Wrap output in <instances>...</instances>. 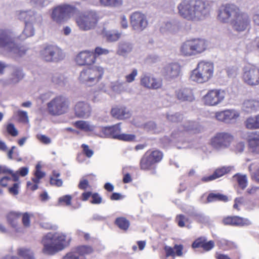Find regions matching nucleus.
Segmentation results:
<instances>
[{
	"label": "nucleus",
	"instance_id": "11",
	"mask_svg": "<svg viewBox=\"0 0 259 259\" xmlns=\"http://www.w3.org/2000/svg\"><path fill=\"white\" fill-rule=\"evenodd\" d=\"M242 79L245 83L251 87L259 84V68L247 65L243 68Z\"/></svg>",
	"mask_w": 259,
	"mask_h": 259
},
{
	"label": "nucleus",
	"instance_id": "28",
	"mask_svg": "<svg viewBox=\"0 0 259 259\" xmlns=\"http://www.w3.org/2000/svg\"><path fill=\"white\" fill-rule=\"evenodd\" d=\"M177 99L181 101L192 102L194 100L192 91L189 88L180 89L176 92Z\"/></svg>",
	"mask_w": 259,
	"mask_h": 259
},
{
	"label": "nucleus",
	"instance_id": "14",
	"mask_svg": "<svg viewBox=\"0 0 259 259\" xmlns=\"http://www.w3.org/2000/svg\"><path fill=\"white\" fill-rule=\"evenodd\" d=\"M250 20L249 16L240 11L235 17L232 19L231 24L233 30L241 32L245 31L249 27Z\"/></svg>",
	"mask_w": 259,
	"mask_h": 259
},
{
	"label": "nucleus",
	"instance_id": "29",
	"mask_svg": "<svg viewBox=\"0 0 259 259\" xmlns=\"http://www.w3.org/2000/svg\"><path fill=\"white\" fill-rule=\"evenodd\" d=\"M242 109L247 112H253L259 110V100L255 99L245 100L242 106Z\"/></svg>",
	"mask_w": 259,
	"mask_h": 259
},
{
	"label": "nucleus",
	"instance_id": "32",
	"mask_svg": "<svg viewBox=\"0 0 259 259\" xmlns=\"http://www.w3.org/2000/svg\"><path fill=\"white\" fill-rule=\"evenodd\" d=\"M245 127L249 130L259 128V114L255 116H250L244 122Z\"/></svg>",
	"mask_w": 259,
	"mask_h": 259
},
{
	"label": "nucleus",
	"instance_id": "3",
	"mask_svg": "<svg viewBox=\"0 0 259 259\" xmlns=\"http://www.w3.org/2000/svg\"><path fill=\"white\" fill-rule=\"evenodd\" d=\"M19 36L10 29H0V47L4 48L11 54L21 57L26 53V49L17 43Z\"/></svg>",
	"mask_w": 259,
	"mask_h": 259
},
{
	"label": "nucleus",
	"instance_id": "15",
	"mask_svg": "<svg viewBox=\"0 0 259 259\" xmlns=\"http://www.w3.org/2000/svg\"><path fill=\"white\" fill-rule=\"evenodd\" d=\"M225 96L226 93L224 90H209L203 97L204 103L208 106H217L224 101Z\"/></svg>",
	"mask_w": 259,
	"mask_h": 259
},
{
	"label": "nucleus",
	"instance_id": "8",
	"mask_svg": "<svg viewBox=\"0 0 259 259\" xmlns=\"http://www.w3.org/2000/svg\"><path fill=\"white\" fill-rule=\"evenodd\" d=\"M77 11L73 6L64 4L55 7L51 14L52 19L57 23H61L68 20Z\"/></svg>",
	"mask_w": 259,
	"mask_h": 259
},
{
	"label": "nucleus",
	"instance_id": "27",
	"mask_svg": "<svg viewBox=\"0 0 259 259\" xmlns=\"http://www.w3.org/2000/svg\"><path fill=\"white\" fill-rule=\"evenodd\" d=\"M111 114L112 117L120 120L130 118L131 115L129 110L124 107L113 108Z\"/></svg>",
	"mask_w": 259,
	"mask_h": 259
},
{
	"label": "nucleus",
	"instance_id": "51",
	"mask_svg": "<svg viewBox=\"0 0 259 259\" xmlns=\"http://www.w3.org/2000/svg\"><path fill=\"white\" fill-rule=\"evenodd\" d=\"M25 37L33 36L34 34V29L33 25L30 23H25V27L23 32Z\"/></svg>",
	"mask_w": 259,
	"mask_h": 259
},
{
	"label": "nucleus",
	"instance_id": "44",
	"mask_svg": "<svg viewBox=\"0 0 259 259\" xmlns=\"http://www.w3.org/2000/svg\"><path fill=\"white\" fill-rule=\"evenodd\" d=\"M251 224V222L248 219L234 216V226H248Z\"/></svg>",
	"mask_w": 259,
	"mask_h": 259
},
{
	"label": "nucleus",
	"instance_id": "36",
	"mask_svg": "<svg viewBox=\"0 0 259 259\" xmlns=\"http://www.w3.org/2000/svg\"><path fill=\"white\" fill-rule=\"evenodd\" d=\"M74 124L77 128L85 132H92L95 128V125L87 121H77Z\"/></svg>",
	"mask_w": 259,
	"mask_h": 259
},
{
	"label": "nucleus",
	"instance_id": "5",
	"mask_svg": "<svg viewBox=\"0 0 259 259\" xmlns=\"http://www.w3.org/2000/svg\"><path fill=\"white\" fill-rule=\"evenodd\" d=\"M207 48L204 39L193 38L185 41L181 47V52L185 56H193L204 52Z\"/></svg>",
	"mask_w": 259,
	"mask_h": 259
},
{
	"label": "nucleus",
	"instance_id": "59",
	"mask_svg": "<svg viewBox=\"0 0 259 259\" xmlns=\"http://www.w3.org/2000/svg\"><path fill=\"white\" fill-rule=\"evenodd\" d=\"M7 131L8 133L13 137L18 135V131L15 128L14 124L13 123H9L7 127Z\"/></svg>",
	"mask_w": 259,
	"mask_h": 259
},
{
	"label": "nucleus",
	"instance_id": "21",
	"mask_svg": "<svg viewBox=\"0 0 259 259\" xmlns=\"http://www.w3.org/2000/svg\"><path fill=\"white\" fill-rule=\"evenodd\" d=\"M21 213L17 212H10L7 216L8 223L18 233H23L24 229L20 224Z\"/></svg>",
	"mask_w": 259,
	"mask_h": 259
},
{
	"label": "nucleus",
	"instance_id": "16",
	"mask_svg": "<svg viewBox=\"0 0 259 259\" xmlns=\"http://www.w3.org/2000/svg\"><path fill=\"white\" fill-rule=\"evenodd\" d=\"M93 252V249L91 246H79L67 252L62 259H87L86 256Z\"/></svg>",
	"mask_w": 259,
	"mask_h": 259
},
{
	"label": "nucleus",
	"instance_id": "56",
	"mask_svg": "<svg viewBox=\"0 0 259 259\" xmlns=\"http://www.w3.org/2000/svg\"><path fill=\"white\" fill-rule=\"evenodd\" d=\"M135 139L136 136L135 135L120 134L118 139L127 142H131L134 141Z\"/></svg>",
	"mask_w": 259,
	"mask_h": 259
},
{
	"label": "nucleus",
	"instance_id": "50",
	"mask_svg": "<svg viewBox=\"0 0 259 259\" xmlns=\"http://www.w3.org/2000/svg\"><path fill=\"white\" fill-rule=\"evenodd\" d=\"M121 36V33L115 32H107L106 33V37L107 39L109 41H117Z\"/></svg>",
	"mask_w": 259,
	"mask_h": 259
},
{
	"label": "nucleus",
	"instance_id": "37",
	"mask_svg": "<svg viewBox=\"0 0 259 259\" xmlns=\"http://www.w3.org/2000/svg\"><path fill=\"white\" fill-rule=\"evenodd\" d=\"M179 128L181 132L186 131L197 132L198 131V124L196 122L189 121L181 125Z\"/></svg>",
	"mask_w": 259,
	"mask_h": 259
},
{
	"label": "nucleus",
	"instance_id": "38",
	"mask_svg": "<svg viewBox=\"0 0 259 259\" xmlns=\"http://www.w3.org/2000/svg\"><path fill=\"white\" fill-rule=\"evenodd\" d=\"M217 201L226 202L228 201V197L226 195L219 193H210L208 195L207 198V202H212Z\"/></svg>",
	"mask_w": 259,
	"mask_h": 259
},
{
	"label": "nucleus",
	"instance_id": "34",
	"mask_svg": "<svg viewBox=\"0 0 259 259\" xmlns=\"http://www.w3.org/2000/svg\"><path fill=\"white\" fill-rule=\"evenodd\" d=\"M145 154L149 155V158L154 166L161 160L163 156V153L159 150L147 151Z\"/></svg>",
	"mask_w": 259,
	"mask_h": 259
},
{
	"label": "nucleus",
	"instance_id": "63",
	"mask_svg": "<svg viewBox=\"0 0 259 259\" xmlns=\"http://www.w3.org/2000/svg\"><path fill=\"white\" fill-rule=\"evenodd\" d=\"M245 145L243 142L237 143L234 146V151L236 153H242L244 149Z\"/></svg>",
	"mask_w": 259,
	"mask_h": 259
},
{
	"label": "nucleus",
	"instance_id": "54",
	"mask_svg": "<svg viewBox=\"0 0 259 259\" xmlns=\"http://www.w3.org/2000/svg\"><path fill=\"white\" fill-rule=\"evenodd\" d=\"M31 4L36 7L43 8L49 5L48 0H30Z\"/></svg>",
	"mask_w": 259,
	"mask_h": 259
},
{
	"label": "nucleus",
	"instance_id": "35",
	"mask_svg": "<svg viewBox=\"0 0 259 259\" xmlns=\"http://www.w3.org/2000/svg\"><path fill=\"white\" fill-rule=\"evenodd\" d=\"M110 87L112 90L117 94H121L126 91L125 82L119 79L111 82Z\"/></svg>",
	"mask_w": 259,
	"mask_h": 259
},
{
	"label": "nucleus",
	"instance_id": "33",
	"mask_svg": "<svg viewBox=\"0 0 259 259\" xmlns=\"http://www.w3.org/2000/svg\"><path fill=\"white\" fill-rule=\"evenodd\" d=\"M149 155L145 153L142 156L140 162V168L144 170H149L154 168L155 166L149 158Z\"/></svg>",
	"mask_w": 259,
	"mask_h": 259
},
{
	"label": "nucleus",
	"instance_id": "61",
	"mask_svg": "<svg viewBox=\"0 0 259 259\" xmlns=\"http://www.w3.org/2000/svg\"><path fill=\"white\" fill-rule=\"evenodd\" d=\"M92 200L91 201V203L94 204H99L102 202V198L98 194L94 193L92 195Z\"/></svg>",
	"mask_w": 259,
	"mask_h": 259
},
{
	"label": "nucleus",
	"instance_id": "31",
	"mask_svg": "<svg viewBox=\"0 0 259 259\" xmlns=\"http://www.w3.org/2000/svg\"><path fill=\"white\" fill-rule=\"evenodd\" d=\"M253 137L248 141L249 147L251 152L259 154V132H255Z\"/></svg>",
	"mask_w": 259,
	"mask_h": 259
},
{
	"label": "nucleus",
	"instance_id": "12",
	"mask_svg": "<svg viewBox=\"0 0 259 259\" xmlns=\"http://www.w3.org/2000/svg\"><path fill=\"white\" fill-rule=\"evenodd\" d=\"M234 139L233 136L229 133H217L210 140L212 146L218 150L229 147Z\"/></svg>",
	"mask_w": 259,
	"mask_h": 259
},
{
	"label": "nucleus",
	"instance_id": "55",
	"mask_svg": "<svg viewBox=\"0 0 259 259\" xmlns=\"http://www.w3.org/2000/svg\"><path fill=\"white\" fill-rule=\"evenodd\" d=\"M138 75V70L137 69H133L132 72L125 76L126 82L131 83L135 80L136 77Z\"/></svg>",
	"mask_w": 259,
	"mask_h": 259
},
{
	"label": "nucleus",
	"instance_id": "58",
	"mask_svg": "<svg viewBox=\"0 0 259 259\" xmlns=\"http://www.w3.org/2000/svg\"><path fill=\"white\" fill-rule=\"evenodd\" d=\"M22 217V222L24 228H29L30 226V215L29 214L26 212L21 215Z\"/></svg>",
	"mask_w": 259,
	"mask_h": 259
},
{
	"label": "nucleus",
	"instance_id": "17",
	"mask_svg": "<svg viewBox=\"0 0 259 259\" xmlns=\"http://www.w3.org/2000/svg\"><path fill=\"white\" fill-rule=\"evenodd\" d=\"M240 116V113L235 109H228L218 112L215 114L216 119L227 123L235 122Z\"/></svg>",
	"mask_w": 259,
	"mask_h": 259
},
{
	"label": "nucleus",
	"instance_id": "64",
	"mask_svg": "<svg viewBox=\"0 0 259 259\" xmlns=\"http://www.w3.org/2000/svg\"><path fill=\"white\" fill-rule=\"evenodd\" d=\"M37 139L42 143L45 144H49L51 143V139L44 135H37Z\"/></svg>",
	"mask_w": 259,
	"mask_h": 259
},
{
	"label": "nucleus",
	"instance_id": "22",
	"mask_svg": "<svg viewBox=\"0 0 259 259\" xmlns=\"http://www.w3.org/2000/svg\"><path fill=\"white\" fill-rule=\"evenodd\" d=\"M75 61L79 65H91L95 62V55L92 52L82 51L76 56Z\"/></svg>",
	"mask_w": 259,
	"mask_h": 259
},
{
	"label": "nucleus",
	"instance_id": "30",
	"mask_svg": "<svg viewBox=\"0 0 259 259\" xmlns=\"http://www.w3.org/2000/svg\"><path fill=\"white\" fill-rule=\"evenodd\" d=\"M24 76L22 70L20 68H15L10 74L6 80L8 84H15L21 80Z\"/></svg>",
	"mask_w": 259,
	"mask_h": 259
},
{
	"label": "nucleus",
	"instance_id": "40",
	"mask_svg": "<svg viewBox=\"0 0 259 259\" xmlns=\"http://www.w3.org/2000/svg\"><path fill=\"white\" fill-rule=\"evenodd\" d=\"M18 253L24 259H35L33 252L30 249L28 248H20L18 249Z\"/></svg>",
	"mask_w": 259,
	"mask_h": 259
},
{
	"label": "nucleus",
	"instance_id": "60",
	"mask_svg": "<svg viewBox=\"0 0 259 259\" xmlns=\"http://www.w3.org/2000/svg\"><path fill=\"white\" fill-rule=\"evenodd\" d=\"M206 239L204 237H201L196 239L192 244L193 248L202 247V245L205 243Z\"/></svg>",
	"mask_w": 259,
	"mask_h": 259
},
{
	"label": "nucleus",
	"instance_id": "10",
	"mask_svg": "<svg viewBox=\"0 0 259 259\" xmlns=\"http://www.w3.org/2000/svg\"><path fill=\"white\" fill-rule=\"evenodd\" d=\"M40 55L47 62H57L65 57L62 50L57 46L53 45L48 46L41 50Z\"/></svg>",
	"mask_w": 259,
	"mask_h": 259
},
{
	"label": "nucleus",
	"instance_id": "57",
	"mask_svg": "<svg viewBox=\"0 0 259 259\" xmlns=\"http://www.w3.org/2000/svg\"><path fill=\"white\" fill-rule=\"evenodd\" d=\"M109 53V51L108 50L98 47L95 48L94 54L95 55L96 58V56H99L101 55H106L108 54Z\"/></svg>",
	"mask_w": 259,
	"mask_h": 259
},
{
	"label": "nucleus",
	"instance_id": "62",
	"mask_svg": "<svg viewBox=\"0 0 259 259\" xmlns=\"http://www.w3.org/2000/svg\"><path fill=\"white\" fill-rule=\"evenodd\" d=\"M81 147L83 148L84 153L88 157L90 158L93 155L94 151L89 149L88 145L83 144L81 145Z\"/></svg>",
	"mask_w": 259,
	"mask_h": 259
},
{
	"label": "nucleus",
	"instance_id": "41",
	"mask_svg": "<svg viewBox=\"0 0 259 259\" xmlns=\"http://www.w3.org/2000/svg\"><path fill=\"white\" fill-rule=\"evenodd\" d=\"M167 119L171 122H178L181 121L183 118V115L179 112H168L166 115Z\"/></svg>",
	"mask_w": 259,
	"mask_h": 259
},
{
	"label": "nucleus",
	"instance_id": "7",
	"mask_svg": "<svg viewBox=\"0 0 259 259\" xmlns=\"http://www.w3.org/2000/svg\"><path fill=\"white\" fill-rule=\"evenodd\" d=\"M99 17L96 12L89 11L81 14L76 19V23L80 29L88 31L94 29L97 25Z\"/></svg>",
	"mask_w": 259,
	"mask_h": 259
},
{
	"label": "nucleus",
	"instance_id": "4",
	"mask_svg": "<svg viewBox=\"0 0 259 259\" xmlns=\"http://www.w3.org/2000/svg\"><path fill=\"white\" fill-rule=\"evenodd\" d=\"M214 65L210 61H201L194 69L190 75L193 81L202 83L208 81L213 76Z\"/></svg>",
	"mask_w": 259,
	"mask_h": 259
},
{
	"label": "nucleus",
	"instance_id": "49",
	"mask_svg": "<svg viewBox=\"0 0 259 259\" xmlns=\"http://www.w3.org/2000/svg\"><path fill=\"white\" fill-rule=\"evenodd\" d=\"M191 215L194 217L195 219L200 223H209V218L207 216L204 215L203 214L194 212H193Z\"/></svg>",
	"mask_w": 259,
	"mask_h": 259
},
{
	"label": "nucleus",
	"instance_id": "39",
	"mask_svg": "<svg viewBox=\"0 0 259 259\" xmlns=\"http://www.w3.org/2000/svg\"><path fill=\"white\" fill-rule=\"evenodd\" d=\"M102 6L107 7H117L122 4V0H99Z\"/></svg>",
	"mask_w": 259,
	"mask_h": 259
},
{
	"label": "nucleus",
	"instance_id": "20",
	"mask_svg": "<svg viewBox=\"0 0 259 259\" xmlns=\"http://www.w3.org/2000/svg\"><path fill=\"white\" fill-rule=\"evenodd\" d=\"M140 84L148 89L157 90L161 88L162 81L147 74H143L140 78Z\"/></svg>",
	"mask_w": 259,
	"mask_h": 259
},
{
	"label": "nucleus",
	"instance_id": "13",
	"mask_svg": "<svg viewBox=\"0 0 259 259\" xmlns=\"http://www.w3.org/2000/svg\"><path fill=\"white\" fill-rule=\"evenodd\" d=\"M239 11V9L235 5H224L218 11V18L221 22L228 23L232 20Z\"/></svg>",
	"mask_w": 259,
	"mask_h": 259
},
{
	"label": "nucleus",
	"instance_id": "46",
	"mask_svg": "<svg viewBox=\"0 0 259 259\" xmlns=\"http://www.w3.org/2000/svg\"><path fill=\"white\" fill-rule=\"evenodd\" d=\"M115 223L120 229L123 230H126L130 226V222L124 218H117Z\"/></svg>",
	"mask_w": 259,
	"mask_h": 259
},
{
	"label": "nucleus",
	"instance_id": "19",
	"mask_svg": "<svg viewBox=\"0 0 259 259\" xmlns=\"http://www.w3.org/2000/svg\"><path fill=\"white\" fill-rule=\"evenodd\" d=\"M19 18L25 21V23L31 25H39L42 21L41 16L32 10L21 11L18 15Z\"/></svg>",
	"mask_w": 259,
	"mask_h": 259
},
{
	"label": "nucleus",
	"instance_id": "45",
	"mask_svg": "<svg viewBox=\"0 0 259 259\" xmlns=\"http://www.w3.org/2000/svg\"><path fill=\"white\" fill-rule=\"evenodd\" d=\"M28 171L29 169L27 167H21L16 172H14V174H12L13 181L15 182L18 181L19 180V175L22 177H25L28 174Z\"/></svg>",
	"mask_w": 259,
	"mask_h": 259
},
{
	"label": "nucleus",
	"instance_id": "42",
	"mask_svg": "<svg viewBox=\"0 0 259 259\" xmlns=\"http://www.w3.org/2000/svg\"><path fill=\"white\" fill-rule=\"evenodd\" d=\"M234 179L237 181L239 187L242 189H245L247 185V179L246 175L236 174L234 176Z\"/></svg>",
	"mask_w": 259,
	"mask_h": 259
},
{
	"label": "nucleus",
	"instance_id": "18",
	"mask_svg": "<svg viewBox=\"0 0 259 259\" xmlns=\"http://www.w3.org/2000/svg\"><path fill=\"white\" fill-rule=\"evenodd\" d=\"M131 24L134 30L142 31L147 27L148 21L144 14L136 12L131 16Z\"/></svg>",
	"mask_w": 259,
	"mask_h": 259
},
{
	"label": "nucleus",
	"instance_id": "47",
	"mask_svg": "<svg viewBox=\"0 0 259 259\" xmlns=\"http://www.w3.org/2000/svg\"><path fill=\"white\" fill-rule=\"evenodd\" d=\"M72 197L70 195L61 196L58 199V205L69 206L71 204Z\"/></svg>",
	"mask_w": 259,
	"mask_h": 259
},
{
	"label": "nucleus",
	"instance_id": "26",
	"mask_svg": "<svg viewBox=\"0 0 259 259\" xmlns=\"http://www.w3.org/2000/svg\"><path fill=\"white\" fill-rule=\"evenodd\" d=\"M133 48L134 45L131 41L127 40H121L118 43L116 54L125 57L132 52Z\"/></svg>",
	"mask_w": 259,
	"mask_h": 259
},
{
	"label": "nucleus",
	"instance_id": "43",
	"mask_svg": "<svg viewBox=\"0 0 259 259\" xmlns=\"http://www.w3.org/2000/svg\"><path fill=\"white\" fill-rule=\"evenodd\" d=\"M233 166H231L222 167L217 169L213 174V175L214 176L215 179H216L230 171L232 169H233Z\"/></svg>",
	"mask_w": 259,
	"mask_h": 259
},
{
	"label": "nucleus",
	"instance_id": "1",
	"mask_svg": "<svg viewBox=\"0 0 259 259\" xmlns=\"http://www.w3.org/2000/svg\"><path fill=\"white\" fill-rule=\"evenodd\" d=\"M178 9L183 18L194 22L204 20L209 13L208 5L203 0H181Z\"/></svg>",
	"mask_w": 259,
	"mask_h": 259
},
{
	"label": "nucleus",
	"instance_id": "53",
	"mask_svg": "<svg viewBox=\"0 0 259 259\" xmlns=\"http://www.w3.org/2000/svg\"><path fill=\"white\" fill-rule=\"evenodd\" d=\"M111 132V138L113 139H118V137L121 133V128L120 124H116L110 126Z\"/></svg>",
	"mask_w": 259,
	"mask_h": 259
},
{
	"label": "nucleus",
	"instance_id": "6",
	"mask_svg": "<svg viewBox=\"0 0 259 259\" xmlns=\"http://www.w3.org/2000/svg\"><path fill=\"white\" fill-rule=\"evenodd\" d=\"M104 73V68L101 66L95 65L83 69L80 73L79 80L89 85L97 83Z\"/></svg>",
	"mask_w": 259,
	"mask_h": 259
},
{
	"label": "nucleus",
	"instance_id": "2",
	"mask_svg": "<svg viewBox=\"0 0 259 259\" xmlns=\"http://www.w3.org/2000/svg\"><path fill=\"white\" fill-rule=\"evenodd\" d=\"M70 240V239L62 232L48 233L41 240L42 251L46 255H54L67 247Z\"/></svg>",
	"mask_w": 259,
	"mask_h": 259
},
{
	"label": "nucleus",
	"instance_id": "24",
	"mask_svg": "<svg viewBox=\"0 0 259 259\" xmlns=\"http://www.w3.org/2000/svg\"><path fill=\"white\" fill-rule=\"evenodd\" d=\"M180 73V66L177 63H171L166 65L162 70V74L168 80L177 77Z\"/></svg>",
	"mask_w": 259,
	"mask_h": 259
},
{
	"label": "nucleus",
	"instance_id": "48",
	"mask_svg": "<svg viewBox=\"0 0 259 259\" xmlns=\"http://www.w3.org/2000/svg\"><path fill=\"white\" fill-rule=\"evenodd\" d=\"M18 117V120L20 122L27 123L29 122V118L27 112L23 110H18L16 113Z\"/></svg>",
	"mask_w": 259,
	"mask_h": 259
},
{
	"label": "nucleus",
	"instance_id": "23",
	"mask_svg": "<svg viewBox=\"0 0 259 259\" xmlns=\"http://www.w3.org/2000/svg\"><path fill=\"white\" fill-rule=\"evenodd\" d=\"M75 115L79 118H88L92 111L91 106L84 102H79L77 103L74 107Z\"/></svg>",
	"mask_w": 259,
	"mask_h": 259
},
{
	"label": "nucleus",
	"instance_id": "25",
	"mask_svg": "<svg viewBox=\"0 0 259 259\" xmlns=\"http://www.w3.org/2000/svg\"><path fill=\"white\" fill-rule=\"evenodd\" d=\"M180 22L174 19L162 23L159 30L162 33H175L180 29Z\"/></svg>",
	"mask_w": 259,
	"mask_h": 259
},
{
	"label": "nucleus",
	"instance_id": "9",
	"mask_svg": "<svg viewBox=\"0 0 259 259\" xmlns=\"http://www.w3.org/2000/svg\"><path fill=\"white\" fill-rule=\"evenodd\" d=\"M47 105L49 112L52 115H59L67 111L69 103L65 97L59 96L53 99Z\"/></svg>",
	"mask_w": 259,
	"mask_h": 259
},
{
	"label": "nucleus",
	"instance_id": "52",
	"mask_svg": "<svg viewBox=\"0 0 259 259\" xmlns=\"http://www.w3.org/2000/svg\"><path fill=\"white\" fill-rule=\"evenodd\" d=\"M51 80L55 84L61 85L63 83V76L59 73H54L51 75Z\"/></svg>",
	"mask_w": 259,
	"mask_h": 259
}]
</instances>
